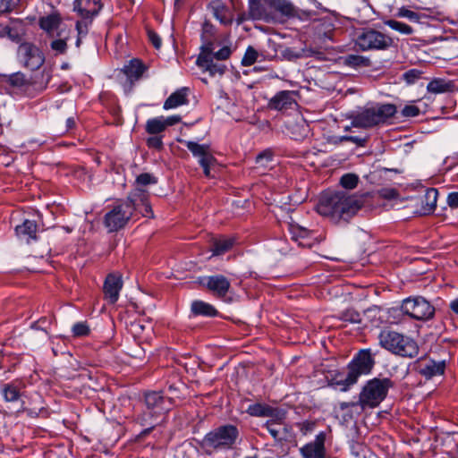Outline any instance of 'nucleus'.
Here are the masks:
<instances>
[{
	"label": "nucleus",
	"instance_id": "28",
	"mask_svg": "<svg viewBox=\"0 0 458 458\" xmlns=\"http://www.w3.org/2000/svg\"><path fill=\"white\" fill-rule=\"evenodd\" d=\"M129 197H133L137 199L136 209L139 208L140 206L141 205L142 209L140 210V212L144 216H152V209L147 200V194L142 190L136 189L132 193L129 195Z\"/></svg>",
	"mask_w": 458,
	"mask_h": 458
},
{
	"label": "nucleus",
	"instance_id": "8",
	"mask_svg": "<svg viewBox=\"0 0 458 458\" xmlns=\"http://www.w3.org/2000/svg\"><path fill=\"white\" fill-rule=\"evenodd\" d=\"M401 310L405 315L417 320H428L433 318L435 308L421 296L409 297L403 301Z\"/></svg>",
	"mask_w": 458,
	"mask_h": 458
},
{
	"label": "nucleus",
	"instance_id": "27",
	"mask_svg": "<svg viewBox=\"0 0 458 458\" xmlns=\"http://www.w3.org/2000/svg\"><path fill=\"white\" fill-rule=\"evenodd\" d=\"M145 67L139 59H132L126 64L123 71L131 80H138L143 73Z\"/></svg>",
	"mask_w": 458,
	"mask_h": 458
},
{
	"label": "nucleus",
	"instance_id": "5",
	"mask_svg": "<svg viewBox=\"0 0 458 458\" xmlns=\"http://www.w3.org/2000/svg\"><path fill=\"white\" fill-rule=\"evenodd\" d=\"M375 360L369 349L360 350L349 363L348 372L344 379L335 382V385L341 386V390L346 391L351 386L354 385L361 375L370 373Z\"/></svg>",
	"mask_w": 458,
	"mask_h": 458
},
{
	"label": "nucleus",
	"instance_id": "39",
	"mask_svg": "<svg viewBox=\"0 0 458 458\" xmlns=\"http://www.w3.org/2000/svg\"><path fill=\"white\" fill-rule=\"evenodd\" d=\"M258 57V51L254 47L250 46L247 47L245 54L242 59V64L243 66H250L257 61Z\"/></svg>",
	"mask_w": 458,
	"mask_h": 458
},
{
	"label": "nucleus",
	"instance_id": "3",
	"mask_svg": "<svg viewBox=\"0 0 458 458\" xmlns=\"http://www.w3.org/2000/svg\"><path fill=\"white\" fill-rule=\"evenodd\" d=\"M239 437L238 428L231 424L220 426L208 432L203 438L201 445L206 453L233 448Z\"/></svg>",
	"mask_w": 458,
	"mask_h": 458
},
{
	"label": "nucleus",
	"instance_id": "6",
	"mask_svg": "<svg viewBox=\"0 0 458 458\" xmlns=\"http://www.w3.org/2000/svg\"><path fill=\"white\" fill-rule=\"evenodd\" d=\"M390 387L391 381L388 378H373L369 380L359 394L360 411L377 407L386 397Z\"/></svg>",
	"mask_w": 458,
	"mask_h": 458
},
{
	"label": "nucleus",
	"instance_id": "10",
	"mask_svg": "<svg viewBox=\"0 0 458 458\" xmlns=\"http://www.w3.org/2000/svg\"><path fill=\"white\" fill-rule=\"evenodd\" d=\"M213 50L212 43L203 45L201 47V53L199 55L196 64L204 72H208L211 77H221L225 73L226 66L214 61L212 56Z\"/></svg>",
	"mask_w": 458,
	"mask_h": 458
},
{
	"label": "nucleus",
	"instance_id": "54",
	"mask_svg": "<svg viewBox=\"0 0 458 458\" xmlns=\"http://www.w3.org/2000/svg\"><path fill=\"white\" fill-rule=\"evenodd\" d=\"M342 319L352 323H358L360 322V315L353 310H346L342 314Z\"/></svg>",
	"mask_w": 458,
	"mask_h": 458
},
{
	"label": "nucleus",
	"instance_id": "19",
	"mask_svg": "<svg viewBox=\"0 0 458 458\" xmlns=\"http://www.w3.org/2000/svg\"><path fill=\"white\" fill-rule=\"evenodd\" d=\"M38 225L35 221L26 219L22 224L16 225L15 233L18 238L30 243L37 240Z\"/></svg>",
	"mask_w": 458,
	"mask_h": 458
},
{
	"label": "nucleus",
	"instance_id": "25",
	"mask_svg": "<svg viewBox=\"0 0 458 458\" xmlns=\"http://www.w3.org/2000/svg\"><path fill=\"white\" fill-rule=\"evenodd\" d=\"M182 144H184L187 148L192 153L195 157H198L199 160L208 157H213L209 151V146L205 144H199L197 142L191 140H180Z\"/></svg>",
	"mask_w": 458,
	"mask_h": 458
},
{
	"label": "nucleus",
	"instance_id": "45",
	"mask_svg": "<svg viewBox=\"0 0 458 458\" xmlns=\"http://www.w3.org/2000/svg\"><path fill=\"white\" fill-rule=\"evenodd\" d=\"M358 176L352 174H347L341 177V184L346 189H353L357 186Z\"/></svg>",
	"mask_w": 458,
	"mask_h": 458
},
{
	"label": "nucleus",
	"instance_id": "44",
	"mask_svg": "<svg viewBox=\"0 0 458 458\" xmlns=\"http://www.w3.org/2000/svg\"><path fill=\"white\" fill-rule=\"evenodd\" d=\"M421 71L418 69H411L403 74V79L407 84H413L421 77Z\"/></svg>",
	"mask_w": 458,
	"mask_h": 458
},
{
	"label": "nucleus",
	"instance_id": "51",
	"mask_svg": "<svg viewBox=\"0 0 458 458\" xmlns=\"http://www.w3.org/2000/svg\"><path fill=\"white\" fill-rule=\"evenodd\" d=\"M232 54V50L229 47H223L216 52L212 51L213 59H216L218 61L226 60L230 57Z\"/></svg>",
	"mask_w": 458,
	"mask_h": 458
},
{
	"label": "nucleus",
	"instance_id": "2",
	"mask_svg": "<svg viewBox=\"0 0 458 458\" xmlns=\"http://www.w3.org/2000/svg\"><path fill=\"white\" fill-rule=\"evenodd\" d=\"M378 341L381 347L395 355L412 358L419 352V346L412 338L395 331H381Z\"/></svg>",
	"mask_w": 458,
	"mask_h": 458
},
{
	"label": "nucleus",
	"instance_id": "50",
	"mask_svg": "<svg viewBox=\"0 0 458 458\" xmlns=\"http://www.w3.org/2000/svg\"><path fill=\"white\" fill-rule=\"evenodd\" d=\"M216 162L214 157H208L199 160V165L203 168L204 174L207 177L210 176V166H212Z\"/></svg>",
	"mask_w": 458,
	"mask_h": 458
},
{
	"label": "nucleus",
	"instance_id": "40",
	"mask_svg": "<svg viewBox=\"0 0 458 458\" xmlns=\"http://www.w3.org/2000/svg\"><path fill=\"white\" fill-rule=\"evenodd\" d=\"M89 332V327L86 322H78L72 327V333L74 337L87 336Z\"/></svg>",
	"mask_w": 458,
	"mask_h": 458
},
{
	"label": "nucleus",
	"instance_id": "29",
	"mask_svg": "<svg viewBox=\"0 0 458 458\" xmlns=\"http://www.w3.org/2000/svg\"><path fill=\"white\" fill-rule=\"evenodd\" d=\"M191 311L195 315L214 317L217 314L216 310L209 303L202 301H195L191 304Z\"/></svg>",
	"mask_w": 458,
	"mask_h": 458
},
{
	"label": "nucleus",
	"instance_id": "57",
	"mask_svg": "<svg viewBox=\"0 0 458 458\" xmlns=\"http://www.w3.org/2000/svg\"><path fill=\"white\" fill-rule=\"evenodd\" d=\"M148 146L150 148H157V149L161 148L163 146L161 138L157 137V136L149 138L148 140Z\"/></svg>",
	"mask_w": 458,
	"mask_h": 458
},
{
	"label": "nucleus",
	"instance_id": "47",
	"mask_svg": "<svg viewBox=\"0 0 458 458\" xmlns=\"http://www.w3.org/2000/svg\"><path fill=\"white\" fill-rule=\"evenodd\" d=\"M292 234V238L299 242L301 240L308 238L311 232L303 227H293Z\"/></svg>",
	"mask_w": 458,
	"mask_h": 458
},
{
	"label": "nucleus",
	"instance_id": "32",
	"mask_svg": "<svg viewBox=\"0 0 458 458\" xmlns=\"http://www.w3.org/2000/svg\"><path fill=\"white\" fill-rule=\"evenodd\" d=\"M166 129L165 124V117L158 116L152 119H148L146 123V131L149 134H157L164 131Z\"/></svg>",
	"mask_w": 458,
	"mask_h": 458
},
{
	"label": "nucleus",
	"instance_id": "1",
	"mask_svg": "<svg viewBox=\"0 0 458 458\" xmlns=\"http://www.w3.org/2000/svg\"><path fill=\"white\" fill-rule=\"evenodd\" d=\"M362 201L345 191L325 192L317 205V211L334 222L347 221L361 208Z\"/></svg>",
	"mask_w": 458,
	"mask_h": 458
},
{
	"label": "nucleus",
	"instance_id": "43",
	"mask_svg": "<svg viewBox=\"0 0 458 458\" xmlns=\"http://www.w3.org/2000/svg\"><path fill=\"white\" fill-rule=\"evenodd\" d=\"M215 34V27L208 21H205L202 25V40L208 43H212L210 40Z\"/></svg>",
	"mask_w": 458,
	"mask_h": 458
},
{
	"label": "nucleus",
	"instance_id": "31",
	"mask_svg": "<svg viewBox=\"0 0 458 458\" xmlns=\"http://www.w3.org/2000/svg\"><path fill=\"white\" fill-rule=\"evenodd\" d=\"M249 16L253 20L266 17V10L261 0H249Z\"/></svg>",
	"mask_w": 458,
	"mask_h": 458
},
{
	"label": "nucleus",
	"instance_id": "9",
	"mask_svg": "<svg viewBox=\"0 0 458 458\" xmlns=\"http://www.w3.org/2000/svg\"><path fill=\"white\" fill-rule=\"evenodd\" d=\"M356 45L363 51L385 50L393 45V39L378 30L365 29L358 33Z\"/></svg>",
	"mask_w": 458,
	"mask_h": 458
},
{
	"label": "nucleus",
	"instance_id": "12",
	"mask_svg": "<svg viewBox=\"0 0 458 458\" xmlns=\"http://www.w3.org/2000/svg\"><path fill=\"white\" fill-rule=\"evenodd\" d=\"M200 284L219 298L225 297L231 286L230 281L223 275L205 276L200 280Z\"/></svg>",
	"mask_w": 458,
	"mask_h": 458
},
{
	"label": "nucleus",
	"instance_id": "56",
	"mask_svg": "<svg viewBox=\"0 0 458 458\" xmlns=\"http://www.w3.org/2000/svg\"><path fill=\"white\" fill-rule=\"evenodd\" d=\"M148 39L155 47V48L159 49L161 47L162 42L160 37L154 31L148 30Z\"/></svg>",
	"mask_w": 458,
	"mask_h": 458
},
{
	"label": "nucleus",
	"instance_id": "53",
	"mask_svg": "<svg viewBox=\"0 0 458 458\" xmlns=\"http://www.w3.org/2000/svg\"><path fill=\"white\" fill-rule=\"evenodd\" d=\"M339 408L341 411H345L349 408L354 409L356 413H360L362 411H360V404L359 403V400L357 402H342L339 403Z\"/></svg>",
	"mask_w": 458,
	"mask_h": 458
},
{
	"label": "nucleus",
	"instance_id": "20",
	"mask_svg": "<svg viewBox=\"0 0 458 458\" xmlns=\"http://www.w3.org/2000/svg\"><path fill=\"white\" fill-rule=\"evenodd\" d=\"M293 104H295L293 93L283 90L270 99L268 106L272 109L283 110L291 107Z\"/></svg>",
	"mask_w": 458,
	"mask_h": 458
},
{
	"label": "nucleus",
	"instance_id": "22",
	"mask_svg": "<svg viewBox=\"0 0 458 458\" xmlns=\"http://www.w3.org/2000/svg\"><path fill=\"white\" fill-rule=\"evenodd\" d=\"M165 399L158 392H149L145 394V403L148 410L157 413L166 409L163 407Z\"/></svg>",
	"mask_w": 458,
	"mask_h": 458
},
{
	"label": "nucleus",
	"instance_id": "30",
	"mask_svg": "<svg viewBox=\"0 0 458 458\" xmlns=\"http://www.w3.org/2000/svg\"><path fill=\"white\" fill-rule=\"evenodd\" d=\"M452 85L450 82L445 81L444 79H434L432 80L427 86L428 92L433 94H441L450 91Z\"/></svg>",
	"mask_w": 458,
	"mask_h": 458
},
{
	"label": "nucleus",
	"instance_id": "15",
	"mask_svg": "<svg viewBox=\"0 0 458 458\" xmlns=\"http://www.w3.org/2000/svg\"><path fill=\"white\" fill-rule=\"evenodd\" d=\"M445 366V360H420L417 362V370L419 374L429 379L433 377L443 375Z\"/></svg>",
	"mask_w": 458,
	"mask_h": 458
},
{
	"label": "nucleus",
	"instance_id": "33",
	"mask_svg": "<svg viewBox=\"0 0 458 458\" xmlns=\"http://www.w3.org/2000/svg\"><path fill=\"white\" fill-rule=\"evenodd\" d=\"M344 64L347 66L359 68L368 67L370 64L369 58L359 55H348L344 57Z\"/></svg>",
	"mask_w": 458,
	"mask_h": 458
},
{
	"label": "nucleus",
	"instance_id": "42",
	"mask_svg": "<svg viewBox=\"0 0 458 458\" xmlns=\"http://www.w3.org/2000/svg\"><path fill=\"white\" fill-rule=\"evenodd\" d=\"M396 15L401 18H406L414 22H419L420 18V15L418 13L411 11L405 7L399 8Z\"/></svg>",
	"mask_w": 458,
	"mask_h": 458
},
{
	"label": "nucleus",
	"instance_id": "34",
	"mask_svg": "<svg viewBox=\"0 0 458 458\" xmlns=\"http://www.w3.org/2000/svg\"><path fill=\"white\" fill-rule=\"evenodd\" d=\"M247 411L250 415L257 416V417H261V416L273 417L275 414V411L272 408H270L269 406L260 404V403L250 405Z\"/></svg>",
	"mask_w": 458,
	"mask_h": 458
},
{
	"label": "nucleus",
	"instance_id": "49",
	"mask_svg": "<svg viewBox=\"0 0 458 458\" xmlns=\"http://www.w3.org/2000/svg\"><path fill=\"white\" fill-rule=\"evenodd\" d=\"M21 0H1L0 2V12L1 13H9L15 9Z\"/></svg>",
	"mask_w": 458,
	"mask_h": 458
},
{
	"label": "nucleus",
	"instance_id": "14",
	"mask_svg": "<svg viewBox=\"0 0 458 458\" xmlns=\"http://www.w3.org/2000/svg\"><path fill=\"white\" fill-rule=\"evenodd\" d=\"M123 284L122 276L120 275L109 274L106 276L104 283V294L109 303L114 304L118 301Z\"/></svg>",
	"mask_w": 458,
	"mask_h": 458
},
{
	"label": "nucleus",
	"instance_id": "63",
	"mask_svg": "<svg viewBox=\"0 0 458 458\" xmlns=\"http://www.w3.org/2000/svg\"><path fill=\"white\" fill-rule=\"evenodd\" d=\"M76 29L78 30L79 35L86 34L88 31V23L87 21H77Z\"/></svg>",
	"mask_w": 458,
	"mask_h": 458
},
{
	"label": "nucleus",
	"instance_id": "17",
	"mask_svg": "<svg viewBox=\"0 0 458 458\" xmlns=\"http://www.w3.org/2000/svg\"><path fill=\"white\" fill-rule=\"evenodd\" d=\"M39 26L51 37L56 35L60 29H66V27L62 24V20L58 13H51L41 17L39 19Z\"/></svg>",
	"mask_w": 458,
	"mask_h": 458
},
{
	"label": "nucleus",
	"instance_id": "48",
	"mask_svg": "<svg viewBox=\"0 0 458 458\" xmlns=\"http://www.w3.org/2000/svg\"><path fill=\"white\" fill-rule=\"evenodd\" d=\"M157 179L150 174L144 173L140 174L137 179L136 182L139 185L147 186L149 184H155L157 183Z\"/></svg>",
	"mask_w": 458,
	"mask_h": 458
},
{
	"label": "nucleus",
	"instance_id": "41",
	"mask_svg": "<svg viewBox=\"0 0 458 458\" xmlns=\"http://www.w3.org/2000/svg\"><path fill=\"white\" fill-rule=\"evenodd\" d=\"M273 151L271 149H266L259 153L256 157V163L262 167H267L273 160Z\"/></svg>",
	"mask_w": 458,
	"mask_h": 458
},
{
	"label": "nucleus",
	"instance_id": "26",
	"mask_svg": "<svg viewBox=\"0 0 458 458\" xmlns=\"http://www.w3.org/2000/svg\"><path fill=\"white\" fill-rule=\"evenodd\" d=\"M23 387V385L21 382H12L9 384H5L2 387V394L6 402H15L19 399L21 394V389Z\"/></svg>",
	"mask_w": 458,
	"mask_h": 458
},
{
	"label": "nucleus",
	"instance_id": "11",
	"mask_svg": "<svg viewBox=\"0 0 458 458\" xmlns=\"http://www.w3.org/2000/svg\"><path fill=\"white\" fill-rule=\"evenodd\" d=\"M18 56L23 65L30 70H37L44 64L40 50L30 43H22L18 48Z\"/></svg>",
	"mask_w": 458,
	"mask_h": 458
},
{
	"label": "nucleus",
	"instance_id": "62",
	"mask_svg": "<svg viewBox=\"0 0 458 458\" xmlns=\"http://www.w3.org/2000/svg\"><path fill=\"white\" fill-rule=\"evenodd\" d=\"M5 35H8V37L13 40L17 38V35L13 34L12 29L7 26L0 25V37H4Z\"/></svg>",
	"mask_w": 458,
	"mask_h": 458
},
{
	"label": "nucleus",
	"instance_id": "61",
	"mask_svg": "<svg viewBox=\"0 0 458 458\" xmlns=\"http://www.w3.org/2000/svg\"><path fill=\"white\" fill-rule=\"evenodd\" d=\"M181 122V116L180 115H171L168 117H165V124L167 128L168 126H172L174 124H177Z\"/></svg>",
	"mask_w": 458,
	"mask_h": 458
},
{
	"label": "nucleus",
	"instance_id": "59",
	"mask_svg": "<svg viewBox=\"0 0 458 458\" xmlns=\"http://www.w3.org/2000/svg\"><path fill=\"white\" fill-rule=\"evenodd\" d=\"M447 203L451 208H458V192H451L447 196Z\"/></svg>",
	"mask_w": 458,
	"mask_h": 458
},
{
	"label": "nucleus",
	"instance_id": "60",
	"mask_svg": "<svg viewBox=\"0 0 458 458\" xmlns=\"http://www.w3.org/2000/svg\"><path fill=\"white\" fill-rule=\"evenodd\" d=\"M316 242V238L312 236V233L308 238L301 240L299 245L302 247L311 248Z\"/></svg>",
	"mask_w": 458,
	"mask_h": 458
},
{
	"label": "nucleus",
	"instance_id": "36",
	"mask_svg": "<svg viewBox=\"0 0 458 458\" xmlns=\"http://www.w3.org/2000/svg\"><path fill=\"white\" fill-rule=\"evenodd\" d=\"M385 24L403 35H411L413 33V29L410 25L402 21L388 20L385 21Z\"/></svg>",
	"mask_w": 458,
	"mask_h": 458
},
{
	"label": "nucleus",
	"instance_id": "24",
	"mask_svg": "<svg viewBox=\"0 0 458 458\" xmlns=\"http://www.w3.org/2000/svg\"><path fill=\"white\" fill-rule=\"evenodd\" d=\"M233 244V238L220 237L214 239L211 243V251L213 252V256H219L225 253L232 249Z\"/></svg>",
	"mask_w": 458,
	"mask_h": 458
},
{
	"label": "nucleus",
	"instance_id": "21",
	"mask_svg": "<svg viewBox=\"0 0 458 458\" xmlns=\"http://www.w3.org/2000/svg\"><path fill=\"white\" fill-rule=\"evenodd\" d=\"M438 191L437 189H428L424 196L420 199L421 213L428 215L433 212L437 206Z\"/></svg>",
	"mask_w": 458,
	"mask_h": 458
},
{
	"label": "nucleus",
	"instance_id": "38",
	"mask_svg": "<svg viewBox=\"0 0 458 458\" xmlns=\"http://www.w3.org/2000/svg\"><path fill=\"white\" fill-rule=\"evenodd\" d=\"M270 4L283 14L290 15L293 13V4L287 0H270Z\"/></svg>",
	"mask_w": 458,
	"mask_h": 458
},
{
	"label": "nucleus",
	"instance_id": "52",
	"mask_svg": "<svg viewBox=\"0 0 458 458\" xmlns=\"http://www.w3.org/2000/svg\"><path fill=\"white\" fill-rule=\"evenodd\" d=\"M402 114L404 117H415L420 114V109L414 105H407L403 108Z\"/></svg>",
	"mask_w": 458,
	"mask_h": 458
},
{
	"label": "nucleus",
	"instance_id": "37",
	"mask_svg": "<svg viewBox=\"0 0 458 458\" xmlns=\"http://www.w3.org/2000/svg\"><path fill=\"white\" fill-rule=\"evenodd\" d=\"M214 16L223 24L231 22V19L227 16V10L221 3H214L212 5Z\"/></svg>",
	"mask_w": 458,
	"mask_h": 458
},
{
	"label": "nucleus",
	"instance_id": "55",
	"mask_svg": "<svg viewBox=\"0 0 458 458\" xmlns=\"http://www.w3.org/2000/svg\"><path fill=\"white\" fill-rule=\"evenodd\" d=\"M10 81L13 86L21 87L26 84L27 80L22 73H15L11 76Z\"/></svg>",
	"mask_w": 458,
	"mask_h": 458
},
{
	"label": "nucleus",
	"instance_id": "13",
	"mask_svg": "<svg viewBox=\"0 0 458 458\" xmlns=\"http://www.w3.org/2000/svg\"><path fill=\"white\" fill-rule=\"evenodd\" d=\"M326 434L320 432L315 439L300 448L302 458H326Z\"/></svg>",
	"mask_w": 458,
	"mask_h": 458
},
{
	"label": "nucleus",
	"instance_id": "7",
	"mask_svg": "<svg viewBox=\"0 0 458 458\" xmlns=\"http://www.w3.org/2000/svg\"><path fill=\"white\" fill-rule=\"evenodd\" d=\"M136 205L137 199L129 196L126 201L115 203L105 215L104 224L108 231L115 232L123 228L136 210Z\"/></svg>",
	"mask_w": 458,
	"mask_h": 458
},
{
	"label": "nucleus",
	"instance_id": "18",
	"mask_svg": "<svg viewBox=\"0 0 458 458\" xmlns=\"http://www.w3.org/2000/svg\"><path fill=\"white\" fill-rule=\"evenodd\" d=\"M189 92L187 87H182L172 93L165 101L163 108L165 110L174 109L189 104Z\"/></svg>",
	"mask_w": 458,
	"mask_h": 458
},
{
	"label": "nucleus",
	"instance_id": "4",
	"mask_svg": "<svg viewBox=\"0 0 458 458\" xmlns=\"http://www.w3.org/2000/svg\"><path fill=\"white\" fill-rule=\"evenodd\" d=\"M397 112L393 104H381L366 107L353 115L352 125L359 128H370L384 123Z\"/></svg>",
	"mask_w": 458,
	"mask_h": 458
},
{
	"label": "nucleus",
	"instance_id": "23",
	"mask_svg": "<svg viewBox=\"0 0 458 458\" xmlns=\"http://www.w3.org/2000/svg\"><path fill=\"white\" fill-rule=\"evenodd\" d=\"M56 39H54L51 44V49L55 52V54H64L67 49V40L70 37V30L68 29H60L57 31Z\"/></svg>",
	"mask_w": 458,
	"mask_h": 458
},
{
	"label": "nucleus",
	"instance_id": "64",
	"mask_svg": "<svg viewBox=\"0 0 458 458\" xmlns=\"http://www.w3.org/2000/svg\"><path fill=\"white\" fill-rule=\"evenodd\" d=\"M450 309L456 314H458V298L450 302Z\"/></svg>",
	"mask_w": 458,
	"mask_h": 458
},
{
	"label": "nucleus",
	"instance_id": "16",
	"mask_svg": "<svg viewBox=\"0 0 458 458\" xmlns=\"http://www.w3.org/2000/svg\"><path fill=\"white\" fill-rule=\"evenodd\" d=\"M102 8L101 0H75L74 10L84 19L97 15Z\"/></svg>",
	"mask_w": 458,
	"mask_h": 458
},
{
	"label": "nucleus",
	"instance_id": "35",
	"mask_svg": "<svg viewBox=\"0 0 458 458\" xmlns=\"http://www.w3.org/2000/svg\"><path fill=\"white\" fill-rule=\"evenodd\" d=\"M266 428L276 440H282L284 437V427L275 420H268Z\"/></svg>",
	"mask_w": 458,
	"mask_h": 458
},
{
	"label": "nucleus",
	"instance_id": "58",
	"mask_svg": "<svg viewBox=\"0 0 458 458\" xmlns=\"http://www.w3.org/2000/svg\"><path fill=\"white\" fill-rule=\"evenodd\" d=\"M315 423L305 421L301 424L300 429L303 435H307L308 433L311 432L314 429Z\"/></svg>",
	"mask_w": 458,
	"mask_h": 458
},
{
	"label": "nucleus",
	"instance_id": "46",
	"mask_svg": "<svg viewBox=\"0 0 458 458\" xmlns=\"http://www.w3.org/2000/svg\"><path fill=\"white\" fill-rule=\"evenodd\" d=\"M144 330L145 325L141 320L132 321L129 326V331L133 335L134 337H140Z\"/></svg>",
	"mask_w": 458,
	"mask_h": 458
}]
</instances>
